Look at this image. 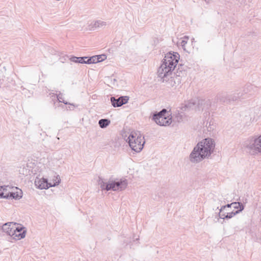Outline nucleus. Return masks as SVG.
Returning <instances> with one entry per match:
<instances>
[{"label":"nucleus","instance_id":"cd10ccee","mask_svg":"<svg viewBox=\"0 0 261 261\" xmlns=\"http://www.w3.org/2000/svg\"><path fill=\"white\" fill-rule=\"evenodd\" d=\"M0 187H3L2 189H1V191L4 193V196H5L7 195V194H8V192H10V191H8V188L10 187L9 186H1Z\"/></svg>","mask_w":261,"mask_h":261},{"label":"nucleus","instance_id":"9d476101","mask_svg":"<svg viewBox=\"0 0 261 261\" xmlns=\"http://www.w3.org/2000/svg\"><path fill=\"white\" fill-rule=\"evenodd\" d=\"M17 224L15 222H7L3 225H0V229L3 232L6 233L7 235L11 236L13 229V225H16Z\"/></svg>","mask_w":261,"mask_h":261},{"label":"nucleus","instance_id":"f257e3e1","mask_svg":"<svg viewBox=\"0 0 261 261\" xmlns=\"http://www.w3.org/2000/svg\"><path fill=\"white\" fill-rule=\"evenodd\" d=\"M179 57L177 53H168L162 60V64L158 70V76L168 87H174L175 89L181 83L179 78L174 76L172 72L178 62Z\"/></svg>","mask_w":261,"mask_h":261},{"label":"nucleus","instance_id":"c85d7f7f","mask_svg":"<svg viewBox=\"0 0 261 261\" xmlns=\"http://www.w3.org/2000/svg\"><path fill=\"white\" fill-rule=\"evenodd\" d=\"M160 112H162L160 116H162L163 117H167V116H170V115L168 114V112L165 109H163Z\"/></svg>","mask_w":261,"mask_h":261},{"label":"nucleus","instance_id":"0eeeda50","mask_svg":"<svg viewBox=\"0 0 261 261\" xmlns=\"http://www.w3.org/2000/svg\"><path fill=\"white\" fill-rule=\"evenodd\" d=\"M247 148L252 150L253 153L261 152V135L257 138L252 139L247 145Z\"/></svg>","mask_w":261,"mask_h":261},{"label":"nucleus","instance_id":"4be33fe9","mask_svg":"<svg viewBox=\"0 0 261 261\" xmlns=\"http://www.w3.org/2000/svg\"><path fill=\"white\" fill-rule=\"evenodd\" d=\"M116 180H112L109 181L108 182V186L106 187V191H108L110 190H112L114 191H116Z\"/></svg>","mask_w":261,"mask_h":261},{"label":"nucleus","instance_id":"f8f14e48","mask_svg":"<svg viewBox=\"0 0 261 261\" xmlns=\"http://www.w3.org/2000/svg\"><path fill=\"white\" fill-rule=\"evenodd\" d=\"M197 107L196 100L191 99L189 100L187 103L185 104L184 106H182L179 108V109L186 111L192 109H193Z\"/></svg>","mask_w":261,"mask_h":261},{"label":"nucleus","instance_id":"5701e85b","mask_svg":"<svg viewBox=\"0 0 261 261\" xmlns=\"http://www.w3.org/2000/svg\"><path fill=\"white\" fill-rule=\"evenodd\" d=\"M98 184L100 186V188L102 190L106 191V187L108 186V182H105L103 181V178L99 176L98 179Z\"/></svg>","mask_w":261,"mask_h":261},{"label":"nucleus","instance_id":"aec40b11","mask_svg":"<svg viewBox=\"0 0 261 261\" xmlns=\"http://www.w3.org/2000/svg\"><path fill=\"white\" fill-rule=\"evenodd\" d=\"M184 111L181 110H177V113H176L174 119L178 122H180L182 121L183 117L185 116L184 113Z\"/></svg>","mask_w":261,"mask_h":261},{"label":"nucleus","instance_id":"2f4dec72","mask_svg":"<svg viewBox=\"0 0 261 261\" xmlns=\"http://www.w3.org/2000/svg\"><path fill=\"white\" fill-rule=\"evenodd\" d=\"M233 208L235 209L239 210L240 209V207L239 206V204H237V205H232Z\"/></svg>","mask_w":261,"mask_h":261},{"label":"nucleus","instance_id":"a211bd4d","mask_svg":"<svg viewBox=\"0 0 261 261\" xmlns=\"http://www.w3.org/2000/svg\"><path fill=\"white\" fill-rule=\"evenodd\" d=\"M53 97V100L55 99V98H57L58 102H63V103H64L65 105H70V106H73L74 107H75V105H74L73 103H70L66 101H65L64 99H63V94L61 93H60L58 95H54L52 96Z\"/></svg>","mask_w":261,"mask_h":261},{"label":"nucleus","instance_id":"b1692460","mask_svg":"<svg viewBox=\"0 0 261 261\" xmlns=\"http://www.w3.org/2000/svg\"><path fill=\"white\" fill-rule=\"evenodd\" d=\"M86 62L87 64H90L98 63L99 60L97 59V56H93L90 57H88Z\"/></svg>","mask_w":261,"mask_h":261},{"label":"nucleus","instance_id":"c756f323","mask_svg":"<svg viewBox=\"0 0 261 261\" xmlns=\"http://www.w3.org/2000/svg\"><path fill=\"white\" fill-rule=\"evenodd\" d=\"M97 59L99 60V62L104 61L107 58V56L105 55H97Z\"/></svg>","mask_w":261,"mask_h":261},{"label":"nucleus","instance_id":"7c9ffc66","mask_svg":"<svg viewBox=\"0 0 261 261\" xmlns=\"http://www.w3.org/2000/svg\"><path fill=\"white\" fill-rule=\"evenodd\" d=\"M185 67L183 66V65L181 64H179L178 65V68L177 69H182V70H185Z\"/></svg>","mask_w":261,"mask_h":261},{"label":"nucleus","instance_id":"f03ea898","mask_svg":"<svg viewBox=\"0 0 261 261\" xmlns=\"http://www.w3.org/2000/svg\"><path fill=\"white\" fill-rule=\"evenodd\" d=\"M215 142L214 139L207 138L199 142L189 155L192 163H198L205 159H208L214 152Z\"/></svg>","mask_w":261,"mask_h":261},{"label":"nucleus","instance_id":"f704fd0d","mask_svg":"<svg viewBox=\"0 0 261 261\" xmlns=\"http://www.w3.org/2000/svg\"><path fill=\"white\" fill-rule=\"evenodd\" d=\"M204 1H205L207 3H208V1H207V0H204Z\"/></svg>","mask_w":261,"mask_h":261},{"label":"nucleus","instance_id":"412c9836","mask_svg":"<svg viewBox=\"0 0 261 261\" xmlns=\"http://www.w3.org/2000/svg\"><path fill=\"white\" fill-rule=\"evenodd\" d=\"M110 120L108 119H101L98 121V124L100 128H105L110 124Z\"/></svg>","mask_w":261,"mask_h":261},{"label":"nucleus","instance_id":"9b49d317","mask_svg":"<svg viewBox=\"0 0 261 261\" xmlns=\"http://www.w3.org/2000/svg\"><path fill=\"white\" fill-rule=\"evenodd\" d=\"M196 105L199 110H203L204 109L208 108L211 105V102L209 99H198L196 100Z\"/></svg>","mask_w":261,"mask_h":261},{"label":"nucleus","instance_id":"20e7f679","mask_svg":"<svg viewBox=\"0 0 261 261\" xmlns=\"http://www.w3.org/2000/svg\"><path fill=\"white\" fill-rule=\"evenodd\" d=\"M127 140L130 147L136 152H140L145 144L144 138L139 131H132Z\"/></svg>","mask_w":261,"mask_h":261},{"label":"nucleus","instance_id":"423d86ee","mask_svg":"<svg viewBox=\"0 0 261 261\" xmlns=\"http://www.w3.org/2000/svg\"><path fill=\"white\" fill-rule=\"evenodd\" d=\"M162 112H158L153 114L152 119L155 123L160 126H168L169 125L172 121V117L167 116V117H163L160 116Z\"/></svg>","mask_w":261,"mask_h":261},{"label":"nucleus","instance_id":"2eb2a0df","mask_svg":"<svg viewBox=\"0 0 261 261\" xmlns=\"http://www.w3.org/2000/svg\"><path fill=\"white\" fill-rule=\"evenodd\" d=\"M107 25V22L101 20H98L91 23L89 27L90 30H94L96 29L104 27Z\"/></svg>","mask_w":261,"mask_h":261},{"label":"nucleus","instance_id":"393cba45","mask_svg":"<svg viewBox=\"0 0 261 261\" xmlns=\"http://www.w3.org/2000/svg\"><path fill=\"white\" fill-rule=\"evenodd\" d=\"M240 203L241 202H233L230 204H227L226 205H223L222 206H221V207L220 209H219V213H222L225 208H230L231 207V206H232V205H237V204H239V205H240Z\"/></svg>","mask_w":261,"mask_h":261},{"label":"nucleus","instance_id":"473e14b6","mask_svg":"<svg viewBox=\"0 0 261 261\" xmlns=\"http://www.w3.org/2000/svg\"><path fill=\"white\" fill-rule=\"evenodd\" d=\"M72 106V109H71V107H68V108H66V109H67V110H73L74 109V107L73 106ZM77 107V106H75V107Z\"/></svg>","mask_w":261,"mask_h":261},{"label":"nucleus","instance_id":"6ab92c4d","mask_svg":"<svg viewBox=\"0 0 261 261\" xmlns=\"http://www.w3.org/2000/svg\"><path fill=\"white\" fill-rule=\"evenodd\" d=\"M173 75L176 77H178L179 80L181 81V78L186 75V71L182 69H176V72L173 73Z\"/></svg>","mask_w":261,"mask_h":261},{"label":"nucleus","instance_id":"bb28decb","mask_svg":"<svg viewBox=\"0 0 261 261\" xmlns=\"http://www.w3.org/2000/svg\"><path fill=\"white\" fill-rule=\"evenodd\" d=\"M13 230L16 231V232H22L25 229V227L22 226H19L16 227V225H13Z\"/></svg>","mask_w":261,"mask_h":261},{"label":"nucleus","instance_id":"dca6fc26","mask_svg":"<svg viewBox=\"0 0 261 261\" xmlns=\"http://www.w3.org/2000/svg\"><path fill=\"white\" fill-rule=\"evenodd\" d=\"M26 234V230H23L22 232H16V231L13 229L12 233H11V237L15 240H19L23 239Z\"/></svg>","mask_w":261,"mask_h":261},{"label":"nucleus","instance_id":"4468645a","mask_svg":"<svg viewBox=\"0 0 261 261\" xmlns=\"http://www.w3.org/2000/svg\"><path fill=\"white\" fill-rule=\"evenodd\" d=\"M116 188L117 191H123L125 190L127 186V181L126 179H121L119 180L116 181Z\"/></svg>","mask_w":261,"mask_h":261},{"label":"nucleus","instance_id":"6e6552de","mask_svg":"<svg viewBox=\"0 0 261 261\" xmlns=\"http://www.w3.org/2000/svg\"><path fill=\"white\" fill-rule=\"evenodd\" d=\"M129 96H120L116 98L114 96H112L110 98V100L112 105L114 107H120L128 102L129 100Z\"/></svg>","mask_w":261,"mask_h":261},{"label":"nucleus","instance_id":"1a4fd4ad","mask_svg":"<svg viewBox=\"0 0 261 261\" xmlns=\"http://www.w3.org/2000/svg\"><path fill=\"white\" fill-rule=\"evenodd\" d=\"M239 206L240 207V209L236 211H232L231 212H228L226 213V215H225V213H219L218 216L220 218L223 219L224 220L225 219H229L234 216H236L237 214L240 213L244 209V205L242 203H240V204L239 205Z\"/></svg>","mask_w":261,"mask_h":261},{"label":"nucleus","instance_id":"7ed1b4c3","mask_svg":"<svg viewBox=\"0 0 261 261\" xmlns=\"http://www.w3.org/2000/svg\"><path fill=\"white\" fill-rule=\"evenodd\" d=\"M257 91L256 87L248 84L246 85L241 92L238 91L233 93L228 94L225 92L219 93L217 96V100L222 103H231L243 99L246 97L245 95L249 96L254 95Z\"/></svg>","mask_w":261,"mask_h":261},{"label":"nucleus","instance_id":"ddd939ff","mask_svg":"<svg viewBox=\"0 0 261 261\" xmlns=\"http://www.w3.org/2000/svg\"><path fill=\"white\" fill-rule=\"evenodd\" d=\"M22 196V192L21 190H20V192L18 193L17 192H8V194H7V195L5 196V199H15V200H19L20 199Z\"/></svg>","mask_w":261,"mask_h":261},{"label":"nucleus","instance_id":"f3484780","mask_svg":"<svg viewBox=\"0 0 261 261\" xmlns=\"http://www.w3.org/2000/svg\"><path fill=\"white\" fill-rule=\"evenodd\" d=\"M88 58V57H77L75 56H71L70 58V60L71 62L76 63H81V64H87L86 60Z\"/></svg>","mask_w":261,"mask_h":261},{"label":"nucleus","instance_id":"72a5a7b5","mask_svg":"<svg viewBox=\"0 0 261 261\" xmlns=\"http://www.w3.org/2000/svg\"><path fill=\"white\" fill-rule=\"evenodd\" d=\"M211 126V122L209 123V125H208V128H210V129H211L212 128L211 127V126Z\"/></svg>","mask_w":261,"mask_h":261},{"label":"nucleus","instance_id":"a878e982","mask_svg":"<svg viewBox=\"0 0 261 261\" xmlns=\"http://www.w3.org/2000/svg\"><path fill=\"white\" fill-rule=\"evenodd\" d=\"M188 39H189V37L187 36H185L183 38V40L181 41V42L180 43L181 46H182V48L185 50H186V48H185V47L186 44L187 43V41H188Z\"/></svg>","mask_w":261,"mask_h":261},{"label":"nucleus","instance_id":"39448f33","mask_svg":"<svg viewBox=\"0 0 261 261\" xmlns=\"http://www.w3.org/2000/svg\"><path fill=\"white\" fill-rule=\"evenodd\" d=\"M61 179L59 175L56 177V179L53 180V182H49L48 179L44 177L41 178H36L35 180V185L39 189H47L50 187L58 185Z\"/></svg>","mask_w":261,"mask_h":261}]
</instances>
